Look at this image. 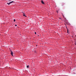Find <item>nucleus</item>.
<instances>
[{"mask_svg": "<svg viewBox=\"0 0 76 76\" xmlns=\"http://www.w3.org/2000/svg\"><path fill=\"white\" fill-rule=\"evenodd\" d=\"M15 26H17V25H15Z\"/></svg>", "mask_w": 76, "mask_h": 76, "instance_id": "nucleus-9", "label": "nucleus"}, {"mask_svg": "<svg viewBox=\"0 0 76 76\" xmlns=\"http://www.w3.org/2000/svg\"><path fill=\"white\" fill-rule=\"evenodd\" d=\"M60 18V19H61V18Z\"/></svg>", "mask_w": 76, "mask_h": 76, "instance_id": "nucleus-13", "label": "nucleus"}, {"mask_svg": "<svg viewBox=\"0 0 76 76\" xmlns=\"http://www.w3.org/2000/svg\"><path fill=\"white\" fill-rule=\"evenodd\" d=\"M14 22H15V21H16V20H15V19H14Z\"/></svg>", "mask_w": 76, "mask_h": 76, "instance_id": "nucleus-7", "label": "nucleus"}, {"mask_svg": "<svg viewBox=\"0 0 76 76\" xmlns=\"http://www.w3.org/2000/svg\"><path fill=\"white\" fill-rule=\"evenodd\" d=\"M56 12H57V13H58V11H56Z\"/></svg>", "mask_w": 76, "mask_h": 76, "instance_id": "nucleus-10", "label": "nucleus"}, {"mask_svg": "<svg viewBox=\"0 0 76 76\" xmlns=\"http://www.w3.org/2000/svg\"><path fill=\"white\" fill-rule=\"evenodd\" d=\"M27 68H29V66H27Z\"/></svg>", "mask_w": 76, "mask_h": 76, "instance_id": "nucleus-5", "label": "nucleus"}, {"mask_svg": "<svg viewBox=\"0 0 76 76\" xmlns=\"http://www.w3.org/2000/svg\"><path fill=\"white\" fill-rule=\"evenodd\" d=\"M35 34H37V33L36 32H35Z\"/></svg>", "mask_w": 76, "mask_h": 76, "instance_id": "nucleus-8", "label": "nucleus"}, {"mask_svg": "<svg viewBox=\"0 0 76 76\" xmlns=\"http://www.w3.org/2000/svg\"><path fill=\"white\" fill-rule=\"evenodd\" d=\"M67 33H69V30L67 29Z\"/></svg>", "mask_w": 76, "mask_h": 76, "instance_id": "nucleus-6", "label": "nucleus"}, {"mask_svg": "<svg viewBox=\"0 0 76 76\" xmlns=\"http://www.w3.org/2000/svg\"><path fill=\"white\" fill-rule=\"evenodd\" d=\"M75 37H76V35H75Z\"/></svg>", "mask_w": 76, "mask_h": 76, "instance_id": "nucleus-12", "label": "nucleus"}, {"mask_svg": "<svg viewBox=\"0 0 76 76\" xmlns=\"http://www.w3.org/2000/svg\"><path fill=\"white\" fill-rule=\"evenodd\" d=\"M63 17H64V16H63Z\"/></svg>", "mask_w": 76, "mask_h": 76, "instance_id": "nucleus-11", "label": "nucleus"}, {"mask_svg": "<svg viewBox=\"0 0 76 76\" xmlns=\"http://www.w3.org/2000/svg\"><path fill=\"white\" fill-rule=\"evenodd\" d=\"M41 3L43 4H45L44 2L43 1H41Z\"/></svg>", "mask_w": 76, "mask_h": 76, "instance_id": "nucleus-3", "label": "nucleus"}, {"mask_svg": "<svg viewBox=\"0 0 76 76\" xmlns=\"http://www.w3.org/2000/svg\"><path fill=\"white\" fill-rule=\"evenodd\" d=\"M14 3V1H11V2H9V3H7V4L8 5H10V4H11V3Z\"/></svg>", "mask_w": 76, "mask_h": 76, "instance_id": "nucleus-1", "label": "nucleus"}, {"mask_svg": "<svg viewBox=\"0 0 76 76\" xmlns=\"http://www.w3.org/2000/svg\"><path fill=\"white\" fill-rule=\"evenodd\" d=\"M11 54L12 56H13V52H12V51H11Z\"/></svg>", "mask_w": 76, "mask_h": 76, "instance_id": "nucleus-2", "label": "nucleus"}, {"mask_svg": "<svg viewBox=\"0 0 76 76\" xmlns=\"http://www.w3.org/2000/svg\"><path fill=\"white\" fill-rule=\"evenodd\" d=\"M23 16H25V17H26V16H25V15L24 14H23Z\"/></svg>", "mask_w": 76, "mask_h": 76, "instance_id": "nucleus-4", "label": "nucleus"}]
</instances>
